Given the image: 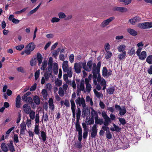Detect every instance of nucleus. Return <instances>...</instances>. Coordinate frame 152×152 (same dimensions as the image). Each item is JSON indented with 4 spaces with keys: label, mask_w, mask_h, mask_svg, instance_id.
<instances>
[{
    "label": "nucleus",
    "mask_w": 152,
    "mask_h": 152,
    "mask_svg": "<svg viewBox=\"0 0 152 152\" xmlns=\"http://www.w3.org/2000/svg\"><path fill=\"white\" fill-rule=\"evenodd\" d=\"M101 64V62H99L96 66L95 64H94L93 67V84L94 86H96V89L98 91L101 90V87L99 84H97V81L103 87V90H105L107 86L106 81L103 78L101 77L99 73Z\"/></svg>",
    "instance_id": "f257e3e1"
},
{
    "label": "nucleus",
    "mask_w": 152,
    "mask_h": 152,
    "mask_svg": "<svg viewBox=\"0 0 152 152\" xmlns=\"http://www.w3.org/2000/svg\"><path fill=\"white\" fill-rule=\"evenodd\" d=\"M81 115V110L79 108H77V112L76 113V129L78 132L79 134H82V129L79 123V120L80 119Z\"/></svg>",
    "instance_id": "f03ea898"
},
{
    "label": "nucleus",
    "mask_w": 152,
    "mask_h": 152,
    "mask_svg": "<svg viewBox=\"0 0 152 152\" xmlns=\"http://www.w3.org/2000/svg\"><path fill=\"white\" fill-rule=\"evenodd\" d=\"M85 62H79L78 63H75L74 64V69L76 72L77 73H79L80 72L81 68H83L85 67Z\"/></svg>",
    "instance_id": "7ed1b4c3"
},
{
    "label": "nucleus",
    "mask_w": 152,
    "mask_h": 152,
    "mask_svg": "<svg viewBox=\"0 0 152 152\" xmlns=\"http://www.w3.org/2000/svg\"><path fill=\"white\" fill-rule=\"evenodd\" d=\"M77 92H80L82 91L84 92H85V88L84 85V82L83 80L80 81L77 80Z\"/></svg>",
    "instance_id": "20e7f679"
},
{
    "label": "nucleus",
    "mask_w": 152,
    "mask_h": 152,
    "mask_svg": "<svg viewBox=\"0 0 152 152\" xmlns=\"http://www.w3.org/2000/svg\"><path fill=\"white\" fill-rule=\"evenodd\" d=\"M29 117L31 119L33 120L35 118V124H38L39 122V113L36 114L35 115V112L31 110L28 113Z\"/></svg>",
    "instance_id": "39448f33"
},
{
    "label": "nucleus",
    "mask_w": 152,
    "mask_h": 152,
    "mask_svg": "<svg viewBox=\"0 0 152 152\" xmlns=\"http://www.w3.org/2000/svg\"><path fill=\"white\" fill-rule=\"evenodd\" d=\"M137 26L141 29L150 28H152V22L140 23L137 24Z\"/></svg>",
    "instance_id": "423d86ee"
},
{
    "label": "nucleus",
    "mask_w": 152,
    "mask_h": 152,
    "mask_svg": "<svg viewBox=\"0 0 152 152\" xmlns=\"http://www.w3.org/2000/svg\"><path fill=\"white\" fill-rule=\"evenodd\" d=\"M102 115L104 120V121L103 122L104 125L106 126H108L109 123L111 122L110 118L107 115L106 113L104 111L102 112Z\"/></svg>",
    "instance_id": "0eeeda50"
},
{
    "label": "nucleus",
    "mask_w": 152,
    "mask_h": 152,
    "mask_svg": "<svg viewBox=\"0 0 152 152\" xmlns=\"http://www.w3.org/2000/svg\"><path fill=\"white\" fill-rule=\"evenodd\" d=\"M115 147H114L116 150L120 149H126L128 148L129 145V143H113Z\"/></svg>",
    "instance_id": "6e6552de"
},
{
    "label": "nucleus",
    "mask_w": 152,
    "mask_h": 152,
    "mask_svg": "<svg viewBox=\"0 0 152 152\" xmlns=\"http://www.w3.org/2000/svg\"><path fill=\"white\" fill-rule=\"evenodd\" d=\"M68 87V85L66 84H63L62 87H60L59 88L58 93L59 95L61 97L63 96L66 92Z\"/></svg>",
    "instance_id": "1a4fd4ad"
},
{
    "label": "nucleus",
    "mask_w": 152,
    "mask_h": 152,
    "mask_svg": "<svg viewBox=\"0 0 152 152\" xmlns=\"http://www.w3.org/2000/svg\"><path fill=\"white\" fill-rule=\"evenodd\" d=\"M75 102L77 105H78L79 106H82L83 108L86 106L85 100L83 97H78L76 99Z\"/></svg>",
    "instance_id": "9d476101"
},
{
    "label": "nucleus",
    "mask_w": 152,
    "mask_h": 152,
    "mask_svg": "<svg viewBox=\"0 0 152 152\" xmlns=\"http://www.w3.org/2000/svg\"><path fill=\"white\" fill-rule=\"evenodd\" d=\"M115 19L114 17H112L103 21L101 24V26L102 28H104L109 24Z\"/></svg>",
    "instance_id": "9b49d317"
},
{
    "label": "nucleus",
    "mask_w": 152,
    "mask_h": 152,
    "mask_svg": "<svg viewBox=\"0 0 152 152\" xmlns=\"http://www.w3.org/2000/svg\"><path fill=\"white\" fill-rule=\"evenodd\" d=\"M112 143H105V149L108 151H112L116 150L114 147H115L114 144H112Z\"/></svg>",
    "instance_id": "f8f14e48"
},
{
    "label": "nucleus",
    "mask_w": 152,
    "mask_h": 152,
    "mask_svg": "<svg viewBox=\"0 0 152 152\" xmlns=\"http://www.w3.org/2000/svg\"><path fill=\"white\" fill-rule=\"evenodd\" d=\"M141 20V18L140 17L136 16L130 19L129 20V22L131 24L134 25L136 23L140 21Z\"/></svg>",
    "instance_id": "ddd939ff"
},
{
    "label": "nucleus",
    "mask_w": 152,
    "mask_h": 152,
    "mask_svg": "<svg viewBox=\"0 0 152 152\" xmlns=\"http://www.w3.org/2000/svg\"><path fill=\"white\" fill-rule=\"evenodd\" d=\"M112 71L110 69H107L106 67H104L102 69V75L104 77H108L111 75Z\"/></svg>",
    "instance_id": "4468645a"
},
{
    "label": "nucleus",
    "mask_w": 152,
    "mask_h": 152,
    "mask_svg": "<svg viewBox=\"0 0 152 152\" xmlns=\"http://www.w3.org/2000/svg\"><path fill=\"white\" fill-rule=\"evenodd\" d=\"M112 10L114 11H117L122 12H126L128 11L126 8L123 7H114L112 8Z\"/></svg>",
    "instance_id": "2eb2a0df"
},
{
    "label": "nucleus",
    "mask_w": 152,
    "mask_h": 152,
    "mask_svg": "<svg viewBox=\"0 0 152 152\" xmlns=\"http://www.w3.org/2000/svg\"><path fill=\"white\" fill-rule=\"evenodd\" d=\"M85 62V65L83 69L87 71H90L91 70L92 66H93L94 64H93L92 61H89L87 62L86 66V62ZM94 64L95 63H94Z\"/></svg>",
    "instance_id": "dca6fc26"
},
{
    "label": "nucleus",
    "mask_w": 152,
    "mask_h": 152,
    "mask_svg": "<svg viewBox=\"0 0 152 152\" xmlns=\"http://www.w3.org/2000/svg\"><path fill=\"white\" fill-rule=\"evenodd\" d=\"M96 149L99 151L101 152L103 151V150H105V146L104 144L105 143H101V145H99V143H94Z\"/></svg>",
    "instance_id": "f3484780"
},
{
    "label": "nucleus",
    "mask_w": 152,
    "mask_h": 152,
    "mask_svg": "<svg viewBox=\"0 0 152 152\" xmlns=\"http://www.w3.org/2000/svg\"><path fill=\"white\" fill-rule=\"evenodd\" d=\"M137 55L138 56L140 59L144 60L146 57L147 53L145 51H143L137 54Z\"/></svg>",
    "instance_id": "a211bd4d"
},
{
    "label": "nucleus",
    "mask_w": 152,
    "mask_h": 152,
    "mask_svg": "<svg viewBox=\"0 0 152 152\" xmlns=\"http://www.w3.org/2000/svg\"><path fill=\"white\" fill-rule=\"evenodd\" d=\"M97 133V129L96 128V125L94 124L91 129V136L92 137H95L96 136Z\"/></svg>",
    "instance_id": "6ab92c4d"
},
{
    "label": "nucleus",
    "mask_w": 152,
    "mask_h": 152,
    "mask_svg": "<svg viewBox=\"0 0 152 152\" xmlns=\"http://www.w3.org/2000/svg\"><path fill=\"white\" fill-rule=\"evenodd\" d=\"M23 109L24 112L27 114H28L29 112L31 110L30 106L27 104H24L23 107Z\"/></svg>",
    "instance_id": "aec40b11"
},
{
    "label": "nucleus",
    "mask_w": 152,
    "mask_h": 152,
    "mask_svg": "<svg viewBox=\"0 0 152 152\" xmlns=\"http://www.w3.org/2000/svg\"><path fill=\"white\" fill-rule=\"evenodd\" d=\"M62 67L63 71L72 67L69 66L68 62L67 61H63L62 63Z\"/></svg>",
    "instance_id": "412c9836"
},
{
    "label": "nucleus",
    "mask_w": 152,
    "mask_h": 152,
    "mask_svg": "<svg viewBox=\"0 0 152 152\" xmlns=\"http://www.w3.org/2000/svg\"><path fill=\"white\" fill-rule=\"evenodd\" d=\"M113 127L110 128V130L111 131L114 132L116 131V132H119L121 130V129L118 126L115 125L114 123L113 124Z\"/></svg>",
    "instance_id": "4be33fe9"
},
{
    "label": "nucleus",
    "mask_w": 152,
    "mask_h": 152,
    "mask_svg": "<svg viewBox=\"0 0 152 152\" xmlns=\"http://www.w3.org/2000/svg\"><path fill=\"white\" fill-rule=\"evenodd\" d=\"M117 49L119 52L121 53L126 52V46L124 44H121L118 46Z\"/></svg>",
    "instance_id": "5701e85b"
},
{
    "label": "nucleus",
    "mask_w": 152,
    "mask_h": 152,
    "mask_svg": "<svg viewBox=\"0 0 152 152\" xmlns=\"http://www.w3.org/2000/svg\"><path fill=\"white\" fill-rule=\"evenodd\" d=\"M20 133L21 134H25V132L26 130V124L25 123H22L20 124Z\"/></svg>",
    "instance_id": "b1692460"
},
{
    "label": "nucleus",
    "mask_w": 152,
    "mask_h": 152,
    "mask_svg": "<svg viewBox=\"0 0 152 152\" xmlns=\"http://www.w3.org/2000/svg\"><path fill=\"white\" fill-rule=\"evenodd\" d=\"M48 103L50 109L51 110H53L54 109V105L53 104V99L51 98H50L48 101Z\"/></svg>",
    "instance_id": "393cba45"
},
{
    "label": "nucleus",
    "mask_w": 152,
    "mask_h": 152,
    "mask_svg": "<svg viewBox=\"0 0 152 152\" xmlns=\"http://www.w3.org/2000/svg\"><path fill=\"white\" fill-rule=\"evenodd\" d=\"M35 48V45L33 42H31L28 44L26 47V48L28 50L32 51Z\"/></svg>",
    "instance_id": "a878e982"
},
{
    "label": "nucleus",
    "mask_w": 152,
    "mask_h": 152,
    "mask_svg": "<svg viewBox=\"0 0 152 152\" xmlns=\"http://www.w3.org/2000/svg\"><path fill=\"white\" fill-rule=\"evenodd\" d=\"M118 55V58L121 61L124 60L126 57V52H124Z\"/></svg>",
    "instance_id": "bb28decb"
},
{
    "label": "nucleus",
    "mask_w": 152,
    "mask_h": 152,
    "mask_svg": "<svg viewBox=\"0 0 152 152\" xmlns=\"http://www.w3.org/2000/svg\"><path fill=\"white\" fill-rule=\"evenodd\" d=\"M86 102L87 103H89L91 106H92L93 105L92 99L88 95L86 96Z\"/></svg>",
    "instance_id": "cd10ccee"
},
{
    "label": "nucleus",
    "mask_w": 152,
    "mask_h": 152,
    "mask_svg": "<svg viewBox=\"0 0 152 152\" xmlns=\"http://www.w3.org/2000/svg\"><path fill=\"white\" fill-rule=\"evenodd\" d=\"M127 31L129 34L133 36H136L137 34V32L134 29L129 28L127 29Z\"/></svg>",
    "instance_id": "c85d7f7f"
},
{
    "label": "nucleus",
    "mask_w": 152,
    "mask_h": 152,
    "mask_svg": "<svg viewBox=\"0 0 152 152\" xmlns=\"http://www.w3.org/2000/svg\"><path fill=\"white\" fill-rule=\"evenodd\" d=\"M5 144L6 143H1V148L3 151L4 152H7L8 151L9 149Z\"/></svg>",
    "instance_id": "c756f323"
},
{
    "label": "nucleus",
    "mask_w": 152,
    "mask_h": 152,
    "mask_svg": "<svg viewBox=\"0 0 152 152\" xmlns=\"http://www.w3.org/2000/svg\"><path fill=\"white\" fill-rule=\"evenodd\" d=\"M72 69L71 67L69 68V69H67L65 71H64V72H66L67 73L68 77H71L72 75L73 72L72 71Z\"/></svg>",
    "instance_id": "7c9ffc66"
},
{
    "label": "nucleus",
    "mask_w": 152,
    "mask_h": 152,
    "mask_svg": "<svg viewBox=\"0 0 152 152\" xmlns=\"http://www.w3.org/2000/svg\"><path fill=\"white\" fill-rule=\"evenodd\" d=\"M53 69L54 73L55 74H57L58 72V67L57 64L56 63H53Z\"/></svg>",
    "instance_id": "2f4dec72"
},
{
    "label": "nucleus",
    "mask_w": 152,
    "mask_h": 152,
    "mask_svg": "<svg viewBox=\"0 0 152 152\" xmlns=\"http://www.w3.org/2000/svg\"><path fill=\"white\" fill-rule=\"evenodd\" d=\"M95 123L96 124H99L100 125H102L103 122V120L102 119L99 118L98 117H95Z\"/></svg>",
    "instance_id": "473e14b6"
},
{
    "label": "nucleus",
    "mask_w": 152,
    "mask_h": 152,
    "mask_svg": "<svg viewBox=\"0 0 152 152\" xmlns=\"http://www.w3.org/2000/svg\"><path fill=\"white\" fill-rule=\"evenodd\" d=\"M75 109L76 106L73 105V104H72L71 106V109L72 113V116L73 118H74V120L75 119Z\"/></svg>",
    "instance_id": "72a5a7b5"
},
{
    "label": "nucleus",
    "mask_w": 152,
    "mask_h": 152,
    "mask_svg": "<svg viewBox=\"0 0 152 152\" xmlns=\"http://www.w3.org/2000/svg\"><path fill=\"white\" fill-rule=\"evenodd\" d=\"M76 95L75 92H73L72 95V98L70 99V103L71 106L72 105V104H73V105H75V104L74 102V99L76 97Z\"/></svg>",
    "instance_id": "f704fd0d"
},
{
    "label": "nucleus",
    "mask_w": 152,
    "mask_h": 152,
    "mask_svg": "<svg viewBox=\"0 0 152 152\" xmlns=\"http://www.w3.org/2000/svg\"><path fill=\"white\" fill-rule=\"evenodd\" d=\"M94 92L97 98H100L103 97V95L102 94L98 92L96 90V89H94Z\"/></svg>",
    "instance_id": "c9c22d12"
},
{
    "label": "nucleus",
    "mask_w": 152,
    "mask_h": 152,
    "mask_svg": "<svg viewBox=\"0 0 152 152\" xmlns=\"http://www.w3.org/2000/svg\"><path fill=\"white\" fill-rule=\"evenodd\" d=\"M7 145L9 150L10 152H14L15 151V149L13 145V143H9Z\"/></svg>",
    "instance_id": "e433bc0d"
},
{
    "label": "nucleus",
    "mask_w": 152,
    "mask_h": 152,
    "mask_svg": "<svg viewBox=\"0 0 152 152\" xmlns=\"http://www.w3.org/2000/svg\"><path fill=\"white\" fill-rule=\"evenodd\" d=\"M126 109L125 107H122L119 110V114L122 116L124 115L126 113Z\"/></svg>",
    "instance_id": "4c0bfd02"
},
{
    "label": "nucleus",
    "mask_w": 152,
    "mask_h": 152,
    "mask_svg": "<svg viewBox=\"0 0 152 152\" xmlns=\"http://www.w3.org/2000/svg\"><path fill=\"white\" fill-rule=\"evenodd\" d=\"M86 85V88L85 89V92L84 93L87 92L89 93L91 89L92 86L90 84H87Z\"/></svg>",
    "instance_id": "58836bf2"
},
{
    "label": "nucleus",
    "mask_w": 152,
    "mask_h": 152,
    "mask_svg": "<svg viewBox=\"0 0 152 152\" xmlns=\"http://www.w3.org/2000/svg\"><path fill=\"white\" fill-rule=\"evenodd\" d=\"M41 3L39 4L35 8L31 10L28 13V15H30L32 14L35 13L38 9L39 7H40Z\"/></svg>",
    "instance_id": "ea45409f"
},
{
    "label": "nucleus",
    "mask_w": 152,
    "mask_h": 152,
    "mask_svg": "<svg viewBox=\"0 0 152 152\" xmlns=\"http://www.w3.org/2000/svg\"><path fill=\"white\" fill-rule=\"evenodd\" d=\"M33 100L36 104L38 105L40 104V99L38 96L36 95L34 96L33 98Z\"/></svg>",
    "instance_id": "a19ab883"
},
{
    "label": "nucleus",
    "mask_w": 152,
    "mask_h": 152,
    "mask_svg": "<svg viewBox=\"0 0 152 152\" xmlns=\"http://www.w3.org/2000/svg\"><path fill=\"white\" fill-rule=\"evenodd\" d=\"M55 83L56 86L59 87L61 86L62 85V81L61 80L57 78L55 80Z\"/></svg>",
    "instance_id": "79ce46f5"
},
{
    "label": "nucleus",
    "mask_w": 152,
    "mask_h": 152,
    "mask_svg": "<svg viewBox=\"0 0 152 152\" xmlns=\"http://www.w3.org/2000/svg\"><path fill=\"white\" fill-rule=\"evenodd\" d=\"M115 89V88L113 87L109 88L107 89V91L110 94H112L113 93Z\"/></svg>",
    "instance_id": "37998d69"
},
{
    "label": "nucleus",
    "mask_w": 152,
    "mask_h": 152,
    "mask_svg": "<svg viewBox=\"0 0 152 152\" xmlns=\"http://www.w3.org/2000/svg\"><path fill=\"white\" fill-rule=\"evenodd\" d=\"M53 62V58L51 57H50L49 60V62L48 63V64L49 66L48 70H49L50 71V70H52V66Z\"/></svg>",
    "instance_id": "c03bdc74"
},
{
    "label": "nucleus",
    "mask_w": 152,
    "mask_h": 152,
    "mask_svg": "<svg viewBox=\"0 0 152 152\" xmlns=\"http://www.w3.org/2000/svg\"><path fill=\"white\" fill-rule=\"evenodd\" d=\"M37 60L38 61V63H39L38 65H40V64L42 62V57L40 53H37Z\"/></svg>",
    "instance_id": "a18cd8bd"
},
{
    "label": "nucleus",
    "mask_w": 152,
    "mask_h": 152,
    "mask_svg": "<svg viewBox=\"0 0 152 152\" xmlns=\"http://www.w3.org/2000/svg\"><path fill=\"white\" fill-rule=\"evenodd\" d=\"M146 61L149 64H152V55H151L148 56L146 58Z\"/></svg>",
    "instance_id": "49530a36"
},
{
    "label": "nucleus",
    "mask_w": 152,
    "mask_h": 152,
    "mask_svg": "<svg viewBox=\"0 0 152 152\" xmlns=\"http://www.w3.org/2000/svg\"><path fill=\"white\" fill-rule=\"evenodd\" d=\"M41 93L43 98L46 99L48 96L47 91L45 89H43L42 90Z\"/></svg>",
    "instance_id": "de8ad7c7"
},
{
    "label": "nucleus",
    "mask_w": 152,
    "mask_h": 152,
    "mask_svg": "<svg viewBox=\"0 0 152 152\" xmlns=\"http://www.w3.org/2000/svg\"><path fill=\"white\" fill-rule=\"evenodd\" d=\"M41 137L43 141H45L46 139V135L45 133L43 131L41 132Z\"/></svg>",
    "instance_id": "09e8293b"
},
{
    "label": "nucleus",
    "mask_w": 152,
    "mask_h": 152,
    "mask_svg": "<svg viewBox=\"0 0 152 152\" xmlns=\"http://www.w3.org/2000/svg\"><path fill=\"white\" fill-rule=\"evenodd\" d=\"M34 132L37 135L39 134V127L38 125H36L34 128Z\"/></svg>",
    "instance_id": "8fccbe9b"
},
{
    "label": "nucleus",
    "mask_w": 152,
    "mask_h": 152,
    "mask_svg": "<svg viewBox=\"0 0 152 152\" xmlns=\"http://www.w3.org/2000/svg\"><path fill=\"white\" fill-rule=\"evenodd\" d=\"M60 49L58 48L57 50H55L53 52L52 56L56 58L57 56L58 55Z\"/></svg>",
    "instance_id": "3c124183"
},
{
    "label": "nucleus",
    "mask_w": 152,
    "mask_h": 152,
    "mask_svg": "<svg viewBox=\"0 0 152 152\" xmlns=\"http://www.w3.org/2000/svg\"><path fill=\"white\" fill-rule=\"evenodd\" d=\"M135 53V50L134 47L132 48L131 49L129 50L128 52V54L129 56H132Z\"/></svg>",
    "instance_id": "603ef678"
},
{
    "label": "nucleus",
    "mask_w": 152,
    "mask_h": 152,
    "mask_svg": "<svg viewBox=\"0 0 152 152\" xmlns=\"http://www.w3.org/2000/svg\"><path fill=\"white\" fill-rule=\"evenodd\" d=\"M47 62L46 61H44L43 62L42 64V66L41 68L42 70H44L47 66Z\"/></svg>",
    "instance_id": "864d4df0"
},
{
    "label": "nucleus",
    "mask_w": 152,
    "mask_h": 152,
    "mask_svg": "<svg viewBox=\"0 0 152 152\" xmlns=\"http://www.w3.org/2000/svg\"><path fill=\"white\" fill-rule=\"evenodd\" d=\"M91 115L93 117H98V114L97 112L95 111L93 109H92L91 111Z\"/></svg>",
    "instance_id": "5fc2aeb1"
},
{
    "label": "nucleus",
    "mask_w": 152,
    "mask_h": 152,
    "mask_svg": "<svg viewBox=\"0 0 152 152\" xmlns=\"http://www.w3.org/2000/svg\"><path fill=\"white\" fill-rule=\"evenodd\" d=\"M40 70L39 69L37 70L35 73L34 74V76H35V80H37L38 77H39L40 73Z\"/></svg>",
    "instance_id": "6e6d98bb"
},
{
    "label": "nucleus",
    "mask_w": 152,
    "mask_h": 152,
    "mask_svg": "<svg viewBox=\"0 0 152 152\" xmlns=\"http://www.w3.org/2000/svg\"><path fill=\"white\" fill-rule=\"evenodd\" d=\"M58 16L59 18H63L66 17V14L63 12H60L58 14Z\"/></svg>",
    "instance_id": "4d7b16f0"
},
{
    "label": "nucleus",
    "mask_w": 152,
    "mask_h": 152,
    "mask_svg": "<svg viewBox=\"0 0 152 152\" xmlns=\"http://www.w3.org/2000/svg\"><path fill=\"white\" fill-rule=\"evenodd\" d=\"M60 19L56 17H53L51 20V22L52 23H54L55 22H58L60 21Z\"/></svg>",
    "instance_id": "13d9d810"
},
{
    "label": "nucleus",
    "mask_w": 152,
    "mask_h": 152,
    "mask_svg": "<svg viewBox=\"0 0 152 152\" xmlns=\"http://www.w3.org/2000/svg\"><path fill=\"white\" fill-rule=\"evenodd\" d=\"M26 124L28 127L29 128L31 127V119H27V120Z\"/></svg>",
    "instance_id": "bf43d9fd"
},
{
    "label": "nucleus",
    "mask_w": 152,
    "mask_h": 152,
    "mask_svg": "<svg viewBox=\"0 0 152 152\" xmlns=\"http://www.w3.org/2000/svg\"><path fill=\"white\" fill-rule=\"evenodd\" d=\"M107 54L106 56V58L107 59H108L110 58L112 55V53L109 51H107Z\"/></svg>",
    "instance_id": "052dcab7"
},
{
    "label": "nucleus",
    "mask_w": 152,
    "mask_h": 152,
    "mask_svg": "<svg viewBox=\"0 0 152 152\" xmlns=\"http://www.w3.org/2000/svg\"><path fill=\"white\" fill-rule=\"evenodd\" d=\"M37 62V59L36 58H34L32 59L30 62L31 65V66H34L36 65Z\"/></svg>",
    "instance_id": "680f3d73"
},
{
    "label": "nucleus",
    "mask_w": 152,
    "mask_h": 152,
    "mask_svg": "<svg viewBox=\"0 0 152 152\" xmlns=\"http://www.w3.org/2000/svg\"><path fill=\"white\" fill-rule=\"evenodd\" d=\"M132 0H120V1L124 2L125 5H128L131 3Z\"/></svg>",
    "instance_id": "e2e57ef3"
},
{
    "label": "nucleus",
    "mask_w": 152,
    "mask_h": 152,
    "mask_svg": "<svg viewBox=\"0 0 152 152\" xmlns=\"http://www.w3.org/2000/svg\"><path fill=\"white\" fill-rule=\"evenodd\" d=\"M24 48V45H20L18 46H16V49L18 50H21Z\"/></svg>",
    "instance_id": "0e129e2a"
},
{
    "label": "nucleus",
    "mask_w": 152,
    "mask_h": 152,
    "mask_svg": "<svg viewBox=\"0 0 152 152\" xmlns=\"http://www.w3.org/2000/svg\"><path fill=\"white\" fill-rule=\"evenodd\" d=\"M110 45L108 43H106L104 45V48L106 51H108V50L110 49Z\"/></svg>",
    "instance_id": "69168bd1"
},
{
    "label": "nucleus",
    "mask_w": 152,
    "mask_h": 152,
    "mask_svg": "<svg viewBox=\"0 0 152 152\" xmlns=\"http://www.w3.org/2000/svg\"><path fill=\"white\" fill-rule=\"evenodd\" d=\"M31 94V93L30 92H28L26 93L25 94L22 96V99L25 100V99L28 96L30 95Z\"/></svg>",
    "instance_id": "338daca9"
},
{
    "label": "nucleus",
    "mask_w": 152,
    "mask_h": 152,
    "mask_svg": "<svg viewBox=\"0 0 152 152\" xmlns=\"http://www.w3.org/2000/svg\"><path fill=\"white\" fill-rule=\"evenodd\" d=\"M75 145L76 148L79 149L82 148L83 146V145L82 144V143H75Z\"/></svg>",
    "instance_id": "774afa93"
}]
</instances>
